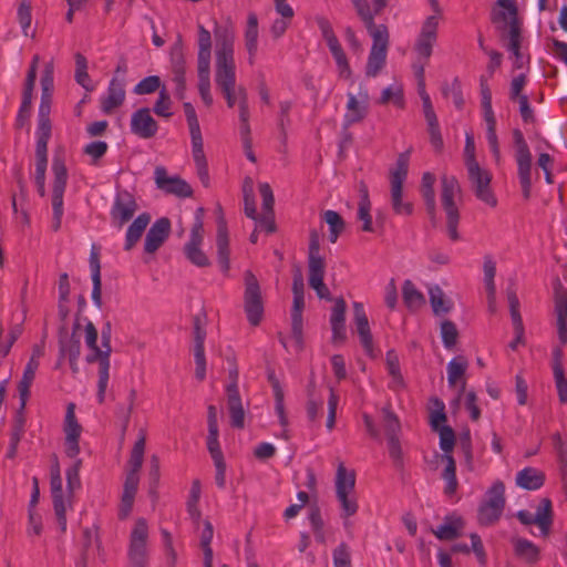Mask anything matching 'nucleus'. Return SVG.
<instances>
[{
    "mask_svg": "<svg viewBox=\"0 0 567 567\" xmlns=\"http://www.w3.org/2000/svg\"><path fill=\"white\" fill-rule=\"evenodd\" d=\"M171 96L165 86L159 90L158 99L154 104L153 111L156 115L163 117H171L173 115Z\"/></svg>",
    "mask_w": 567,
    "mask_h": 567,
    "instance_id": "62",
    "label": "nucleus"
},
{
    "mask_svg": "<svg viewBox=\"0 0 567 567\" xmlns=\"http://www.w3.org/2000/svg\"><path fill=\"white\" fill-rule=\"evenodd\" d=\"M80 323L76 321L73 326L72 333H69L65 327L59 330V351L60 358L68 357V359H79L81 354V340L78 334Z\"/></svg>",
    "mask_w": 567,
    "mask_h": 567,
    "instance_id": "22",
    "label": "nucleus"
},
{
    "mask_svg": "<svg viewBox=\"0 0 567 567\" xmlns=\"http://www.w3.org/2000/svg\"><path fill=\"white\" fill-rule=\"evenodd\" d=\"M514 550L517 557L528 564H534L539 559V548L528 539L516 538L513 540Z\"/></svg>",
    "mask_w": 567,
    "mask_h": 567,
    "instance_id": "41",
    "label": "nucleus"
},
{
    "mask_svg": "<svg viewBox=\"0 0 567 567\" xmlns=\"http://www.w3.org/2000/svg\"><path fill=\"white\" fill-rule=\"evenodd\" d=\"M216 246L218 262L220 265L221 271L227 274L230 268V250L227 225L223 215H220L217 220Z\"/></svg>",
    "mask_w": 567,
    "mask_h": 567,
    "instance_id": "27",
    "label": "nucleus"
},
{
    "mask_svg": "<svg viewBox=\"0 0 567 567\" xmlns=\"http://www.w3.org/2000/svg\"><path fill=\"white\" fill-rule=\"evenodd\" d=\"M326 266L323 257L320 255V235L316 229L309 233V248H308V269Z\"/></svg>",
    "mask_w": 567,
    "mask_h": 567,
    "instance_id": "44",
    "label": "nucleus"
},
{
    "mask_svg": "<svg viewBox=\"0 0 567 567\" xmlns=\"http://www.w3.org/2000/svg\"><path fill=\"white\" fill-rule=\"evenodd\" d=\"M505 502V485L496 481L486 492V499L478 508V523L485 526L495 524L502 516Z\"/></svg>",
    "mask_w": 567,
    "mask_h": 567,
    "instance_id": "8",
    "label": "nucleus"
},
{
    "mask_svg": "<svg viewBox=\"0 0 567 567\" xmlns=\"http://www.w3.org/2000/svg\"><path fill=\"white\" fill-rule=\"evenodd\" d=\"M203 216L204 209L199 207L195 213L189 239L184 246V254L186 258L197 267H208L210 265L208 257L200 248L204 240Z\"/></svg>",
    "mask_w": 567,
    "mask_h": 567,
    "instance_id": "10",
    "label": "nucleus"
},
{
    "mask_svg": "<svg viewBox=\"0 0 567 567\" xmlns=\"http://www.w3.org/2000/svg\"><path fill=\"white\" fill-rule=\"evenodd\" d=\"M383 414V427L388 437L399 436L401 431V424L398 416L389 406L382 409Z\"/></svg>",
    "mask_w": 567,
    "mask_h": 567,
    "instance_id": "60",
    "label": "nucleus"
},
{
    "mask_svg": "<svg viewBox=\"0 0 567 567\" xmlns=\"http://www.w3.org/2000/svg\"><path fill=\"white\" fill-rule=\"evenodd\" d=\"M516 162L523 196L528 199L532 190V154L516 155Z\"/></svg>",
    "mask_w": 567,
    "mask_h": 567,
    "instance_id": "37",
    "label": "nucleus"
},
{
    "mask_svg": "<svg viewBox=\"0 0 567 567\" xmlns=\"http://www.w3.org/2000/svg\"><path fill=\"white\" fill-rule=\"evenodd\" d=\"M411 150L400 153L395 164L389 171L390 202L396 215L410 216L413 214V204L403 198V184L408 178Z\"/></svg>",
    "mask_w": 567,
    "mask_h": 567,
    "instance_id": "3",
    "label": "nucleus"
},
{
    "mask_svg": "<svg viewBox=\"0 0 567 567\" xmlns=\"http://www.w3.org/2000/svg\"><path fill=\"white\" fill-rule=\"evenodd\" d=\"M386 54L384 52L371 51L368 56L365 65V75L369 78L377 76L380 71L384 68L386 62Z\"/></svg>",
    "mask_w": 567,
    "mask_h": 567,
    "instance_id": "57",
    "label": "nucleus"
},
{
    "mask_svg": "<svg viewBox=\"0 0 567 567\" xmlns=\"http://www.w3.org/2000/svg\"><path fill=\"white\" fill-rule=\"evenodd\" d=\"M52 172L54 175L52 185V209L53 221L52 229L58 231L61 228L63 216V195L68 183V169L64 159L60 156H54L52 162Z\"/></svg>",
    "mask_w": 567,
    "mask_h": 567,
    "instance_id": "9",
    "label": "nucleus"
},
{
    "mask_svg": "<svg viewBox=\"0 0 567 567\" xmlns=\"http://www.w3.org/2000/svg\"><path fill=\"white\" fill-rule=\"evenodd\" d=\"M210 33L203 25H199L197 53L198 92L203 102L207 106L213 104V96L210 93Z\"/></svg>",
    "mask_w": 567,
    "mask_h": 567,
    "instance_id": "5",
    "label": "nucleus"
},
{
    "mask_svg": "<svg viewBox=\"0 0 567 567\" xmlns=\"http://www.w3.org/2000/svg\"><path fill=\"white\" fill-rule=\"evenodd\" d=\"M111 337H112V324L110 321L105 322L101 331L102 338V350H97L96 353H91L86 355L87 363L99 364V380H97V401L99 403H103L105 400V393L110 379V357L112 352L111 347Z\"/></svg>",
    "mask_w": 567,
    "mask_h": 567,
    "instance_id": "6",
    "label": "nucleus"
},
{
    "mask_svg": "<svg viewBox=\"0 0 567 567\" xmlns=\"http://www.w3.org/2000/svg\"><path fill=\"white\" fill-rule=\"evenodd\" d=\"M227 404L233 427L243 429L245 425V411L243 408L239 390L235 384L227 385Z\"/></svg>",
    "mask_w": 567,
    "mask_h": 567,
    "instance_id": "30",
    "label": "nucleus"
},
{
    "mask_svg": "<svg viewBox=\"0 0 567 567\" xmlns=\"http://www.w3.org/2000/svg\"><path fill=\"white\" fill-rule=\"evenodd\" d=\"M355 486V474L353 471H347L343 464H340L336 475V493H353Z\"/></svg>",
    "mask_w": 567,
    "mask_h": 567,
    "instance_id": "45",
    "label": "nucleus"
},
{
    "mask_svg": "<svg viewBox=\"0 0 567 567\" xmlns=\"http://www.w3.org/2000/svg\"><path fill=\"white\" fill-rule=\"evenodd\" d=\"M435 176L426 172L422 176L421 184V194L426 207V212L432 220L435 219L436 216V202H435V190H434Z\"/></svg>",
    "mask_w": 567,
    "mask_h": 567,
    "instance_id": "36",
    "label": "nucleus"
},
{
    "mask_svg": "<svg viewBox=\"0 0 567 567\" xmlns=\"http://www.w3.org/2000/svg\"><path fill=\"white\" fill-rule=\"evenodd\" d=\"M353 320L357 326V331L360 342L369 357L374 355L373 338L369 326V320L364 311V307L360 302L353 303Z\"/></svg>",
    "mask_w": 567,
    "mask_h": 567,
    "instance_id": "23",
    "label": "nucleus"
},
{
    "mask_svg": "<svg viewBox=\"0 0 567 567\" xmlns=\"http://www.w3.org/2000/svg\"><path fill=\"white\" fill-rule=\"evenodd\" d=\"M430 302L435 315L447 313L452 309V301L445 298L443 290L439 286L430 288Z\"/></svg>",
    "mask_w": 567,
    "mask_h": 567,
    "instance_id": "46",
    "label": "nucleus"
},
{
    "mask_svg": "<svg viewBox=\"0 0 567 567\" xmlns=\"http://www.w3.org/2000/svg\"><path fill=\"white\" fill-rule=\"evenodd\" d=\"M439 18L437 16H430L422 24L421 32L414 44V51L420 60L429 61L433 45L437 39Z\"/></svg>",
    "mask_w": 567,
    "mask_h": 567,
    "instance_id": "14",
    "label": "nucleus"
},
{
    "mask_svg": "<svg viewBox=\"0 0 567 567\" xmlns=\"http://www.w3.org/2000/svg\"><path fill=\"white\" fill-rule=\"evenodd\" d=\"M172 81L175 83V96L178 100L185 97L186 91V62L181 44H175L171 50Z\"/></svg>",
    "mask_w": 567,
    "mask_h": 567,
    "instance_id": "19",
    "label": "nucleus"
},
{
    "mask_svg": "<svg viewBox=\"0 0 567 567\" xmlns=\"http://www.w3.org/2000/svg\"><path fill=\"white\" fill-rule=\"evenodd\" d=\"M369 94L367 90H361L359 97L348 93L347 112L344 114V125L350 126L361 122L368 114Z\"/></svg>",
    "mask_w": 567,
    "mask_h": 567,
    "instance_id": "21",
    "label": "nucleus"
},
{
    "mask_svg": "<svg viewBox=\"0 0 567 567\" xmlns=\"http://www.w3.org/2000/svg\"><path fill=\"white\" fill-rule=\"evenodd\" d=\"M137 392L135 389H131L127 395L126 405L118 404L116 406V415L122 421L123 430L125 431L128 426L131 415L134 411Z\"/></svg>",
    "mask_w": 567,
    "mask_h": 567,
    "instance_id": "56",
    "label": "nucleus"
},
{
    "mask_svg": "<svg viewBox=\"0 0 567 567\" xmlns=\"http://www.w3.org/2000/svg\"><path fill=\"white\" fill-rule=\"evenodd\" d=\"M386 367L389 374L392 377L391 388H399L403 385V377L400 370L399 357L394 350L386 352Z\"/></svg>",
    "mask_w": 567,
    "mask_h": 567,
    "instance_id": "55",
    "label": "nucleus"
},
{
    "mask_svg": "<svg viewBox=\"0 0 567 567\" xmlns=\"http://www.w3.org/2000/svg\"><path fill=\"white\" fill-rule=\"evenodd\" d=\"M432 409L430 412V424L432 430H439L442 426V423L446 421L445 414V405L443 401L437 398H433L431 400Z\"/></svg>",
    "mask_w": 567,
    "mask_h": 567,
    "instance_id": "59",
    "label": "nucleus"
},
{
    "mask_svg": "<svg viewBox=\"0 0 567 567\" xmlns=\"http://www.w3.org/2000/svg\"><path fill=\"white\" fill-rule=\"evenodd\" d=\"M63 431L65 434V454L70 458H76L80 453V436L82 426L75 416V404L69 403L66 406Z\"/></svg>",
    "mask_w": 567,
    "mask_h": 567,
    "instance_id": "15",
    "label": "nucleus"
},
{
    "mask_svg": "<svg viewBox=\"0 0 567 567\" xmlns=\"http://www.w3.org/2000/svg\"><path fill=\"white\" fill-rule=\"evenodd\" d=\"M402 297L405 306L411 310H417L424 302V296L416 289L411 280H405L402 286Z\"/></svg>",
    "mask_w": 567,
    "mask_h": 567,
    "instance_id": "43",
    "label": "nucleus"
},
{
    "mask_svg": "<svg viewBox=\"0 0 567 567\" xmlns=\"http://www.w3.org/2000/svg\"><path fill=\"white\" fill-rule=\"evenodd\" d=\"M496 7H502L508 11L509 14V43L508 49H517L520 44V28L517 19V8L512 0H497Z\"/></svg>",
    "mask_w": 567,
    "mask_h": 567,
    "instance_id": "31",
    "label": "nucleus"
},
{
    "mask_svg": "<svg viewBox=\"0 0 567 567\" xmlns=\"http://www.w3.org/2000/svg\"><path fill=\"white\" fill-rule=\"evenodd\" d=\"M507 300L514 330L520 332V326H524V323L519 312L520 303L514 289H507Z\"/></svg>",
    "mask_w": 567,
    "mask_h": 567,
    "instance_id": "61",
    "label": "nucleus"
},
{
    "mask_svg": "<svg viewBox=\"0 0 567 567\" xmlns=\"http://www.w3.org/2000/svg\"><path fill=\"white\" fill-rule=\"evenodd\" d=\"M245 47L248 52V63L254 65L258 50V19L255 13H250L247 19Z\"/></svg>",
    "mask_w": 567,
    "mask_h": 567,
    "instance_id": "33",
    "label": "nucleus"
},
{
    "mask_svg": "<svg viewBox=\"0 0 567 567\" xmlns=\"http://www.w3.org/2000/svg\"><path fill=\"white\" fill-rule=\"evenodd\" d=\"M75 81L86 91H92L91 78L87 73V60L82 53L75 54Z\"/></svg>",
    "mask_w": 567,
    "mask_h": 567,
    "instance_id": "49",
    "label": "nucleus"
},
{
    "mask_svg": "<svg viewBox=\"0 0 567 567\" xmlns=\"http://www.w3.org/2000/svg\"><path fill=\"white\" fill-rule=\"evenodd\" d=\"M326 266L308 269L309 286L316 291L320 299L331 300L330 291L323 282Z\"/></svg>",
    "mask_w": 567,
    "mask_h": 567,
    "instance_id": "40",
    "label": "nucleus"
},
{
    "mask_svg": "<svg viewBox=\"0 0 567 567\" xmlns=\"http://www.w3.org/2000/svg\"><path fill=\"white\" fill-rule=\"evenodd\" d=\"M124 80L113 76L110 81L106 95L101 99V110L105 114H111L120 107L125 101Z\"/></svg>",
    "mask_w": 567,
    "mask_h": 567,
    "instance_id": "26",
    "label": "nucleus"
},
{
    "mask_svg": "<svg viewBox=\"0 0 567 567\" xmlns=\"http://www.w3.org/2000/svg\"><path fill=\"white\" fill-rule=\"evenodd\" d=\"M151 221V216L147 213L138 215L133 223L128 226L125 237V250H131L136 243L141 239L143 233Z\"/></svg>",
    "mask_w": 567,
    "mask_h": 567,
    "instance_id": "35",
    "label": "nucleus"
},
{
    "mask_svg": "<svg viewBox=\"0 0 567 567\" xmlns=\"http://www.w3.org/2000/svg\"><path fill=\"white\" fill-rule=\"evenodd\" d=\"M554 290L555 312L557 320H567V291L564 289L559 279H556Z\"/></svg>",
    "mask_w": 567,
    "mask_h": 567,
    "instance_id": "53",
    "label": "nucleus"
},
{
    "mask_svg": "<svg viewBox=\"0 0 567 567\" xmlns=\"http://www.w3.org/2000/svg\"><path fill=\"white\" fill-rule=\"evenodd\" d=\"M323 219L329 225V240L334 244L340 234L344 230V221L334 210H326L323 213Z\"/></svg>",
    "mask_w": 567,
    "mask_h": 567,
    "instance_id": "51",
    "label": "nucleus"
},
{
    "mask_svg": "<svg viewBox=\"0 0 567 567\" xmlns=\"http://www.w3.org/2000/svg\"><path fill=\"white\" fill-rule=\"evenodd\" d=\"M517 518L524 525L536 524L543 535H547L553 524L551 502L548 498H543L535 514L528 511H519Z\"/></svg>",
    "mask_w": 567,
    "mask_h": 567,
    "instance_id": "17",
    "label": "nucleus"
},
{
    "mask_svg": "<svg viewBox=\"0 0 567 567\" xmlns=\"http://www.w3.org/2000/svg\"><path fill=\"white\" fill-rule=\"evenodd\" d=\"M41 102L38 112V120H50L52 92H53V63L45 64L41 76Z\"/></svg>",
    "mask_w": 567,
    "mask_h": 567,
    "instance_id": "24",
    "label": "nucleus"
},
{
    "mask_svg": "<svg viewBox=\"0 0 567 567\" xmlns=\"http://www.w3.org/2000/svg\"><path fill=\"white\" fill-rule=\"evenodd\" d=\"M148 525L145 518H137L130 534L127 567H146L148 564Z\"/></svg>",
    "mask_w": 567,
    "mask_h": 567,
    "instance_id": "7",
    "label": "nucleus"
},
{
    "mask_svg": "<svg viewBox=\"0 0 567 567\" xmlns=\"http://www.w3.org/2000/svg\"><path fill=\"white\" fill-rule=\"evenodd\" d=\"M171 231V221L166 217L157 219L148 229L144 250L147 254H154L166 240Z\"/></svg>",
    "mask_w": 567,
    "mask_h": 567,
    "instance_id": "25",
    "label": "nucleus"
},
{
    "mask_svg": "<svg viewBox=\"0 0 567 567\" xmlns=\"http://www.w3.org/2000/svg\"><path fill=\"white\" fill-rule=\"evenodd\" d=\"M154 179L158 189L177 197H190L193 189L190 185L178 176H168L164 166H156Z\"/></svg>",
    "mask_w": 567,
    "mask_h": 567,
    "instance_id": "16",
    "label": "nucleus"
},
{
    "mask_svg": "<svg viewBox=\"0 0 567 567\" xmlns=\"http://www.w3.org/2000/svg\"><path fill=\"white\" fill-rule=\"evenodd\" d=\"M51 120H38L35 159L48 161V143L51 137Z\"/></svg>",
    "mask_w": 567,
    "mask_h": 567,
    "instance_id": "39",
    "label": "nucleus"
},
{
    "mask_svg": "<svg viewBox=\"0 0 567 567\" xmlns=\"http://www.w3.org/2000/svg\"><path fill=\"white\" fill-rule=\"evenodd\" d=\"M329 49H330L332 56L336 60L340 75L349 78L351 75V70H350V65L348 63L347 55H346L340 42L329 47Z\"/></svg>",
    "mask_w": 567,
    "mask_h": 567,
    "instance_id": "63",
    "label": "nucleus"
},
{
    "mask_svg": "<svg viewBox=\"0 0 567 567\" xmlns=\"http://www.w3.org/2000/svg\"><path fill=\"white\" fill-rule=\"evenodd\" d=\"M496 275V265L495 261L491 257H485L484 259V281L486 286V290L488 292L489 307L491 310L494 311L493 303L495 300V282L494 278Z\"/></svg>",
    "mask_w": 567,
    "mask_h": 567,
    "instance_id": "50",
    "label": "nucleus"
},
{
    "mask_svg": "<svg viewBox=\"0 0 567 567\" xmlns=\"http://www.w3.org/2000/svg\"><path fill=\"white\" fill-rule=\"evenodd\" d=\"M158 124L151 115V110L142 107L135 111L131 117V132L136 136L148 140L156 135Z\"/></svg>",
    "mask_w": 567,
    "mask_h": 567,
    "instance_id": "20",
    "label": "nucleus"
},
{
    "mask_svg": "<svg viewBox=\"0 0 567 567\" xmlns=\"http://www.w3.org/2000/svg\"><path fill=\"white\" fill-rule=\"evenodd\" d=\"M38 368L39 361L37 358H34V355H32L24 368L22 379L20 380L18 385L22 409H25L27 401L30 396V388L35 378V372Z\"/></svg>",
    "mask_w": 567,
    "mask_h": 567,
    "instance_id": "32",
    "label": "nucleus"
},
{
    "mask_svg": "<svg viewBox=\"0 0 567 567\" xmlns=\"http://www.w3.org/2000/svg\"><path fill=\"white\" fill-rule=\"evenodd\" d=\"M467 168L468 181L477 199L491 207L497 205V199L491 189L492 175L478 163L471 162Z\"/></svg>",
    "mask_w": 567,
    "mask_h": 567,
    "instance_id": "12",
    "label": "nucleus"
},
{
    "mask_svg": "<svg viewBox=\"0 0 567 567\" xmlns=\"http://www.w3.org/2000/svg\"><path fill=\"white\" fill-rule=\"evenodd\" d=\"M206 339V331L200 326V319H194V359L196 365H206L204 342Z\"/></svg>",
    "mask_w": 567,
    "mask_h": 567,
    "instance_id": "42",
    "label": "nucleus"
},
{
    "mask_svg": "<svg viewBox=\"0 0 567 567\" xmlns=\"http://www.w3.org/2000/svg\"><path fill=\"white\" fill-rule=\"evenodd\" d=\"M215 82L229 109L238 104L236 85L235 34L229 29L215 31Z\"/></svg>",
    "mask_w": 567,
    "mask_h": 567,
    "instance_id": "1",
    "label": "nucleus"
},
{
    "mask_svg": "<svg viewBox=\"0 0 567 567\" xmlns=\"http://www.w3.org/2000/svg\"><path fill=\"white\" fill-rule=\"evenodd\" d=\"M200 497V482L199 480H194L190 487L189 497L187 501V513L190 519L197 524L200 519V511L198 508V502Z\"/></svg>",
    "mask_w": 567,
    "mask_h": 567,
    "instance_id": "52",
    "label": "nucleus"
},
{
    "mask_svg": "<svg viewBox=\"0 0 567 567\" xmlns=\"http://www.w3.org/2000/svg\"><path fill=\"white\" fill-rule=\"evenodd\" d=\"M463 528V520L457 516H446L442 525L432 529V533L440 540H453L460 537L461 529Z\"/></svg>",
    "mask_w": 567,
    "mask_h": 567,
    "instance_id": "38",
    "label": "nucleus"
},
{
    "mask_svg": "<svg viewBox=\"0 0 567 567\" xmlns=\"http://www.w3.org/2000/svg\"><path fill=\"white\" fill-rule=\"evenodd\" d=\"M137 209V202L131 192L117 190L110 212L113 225L118 228L123 227L134 217Z\"/></svg>",
    "mask_w": 567,
    "mask_h": 567,
    "instance_id": "13",
    "label": "nucleus"
},
{
    "mask_svg": "<svg viewBox=\"0 0 567 567\" xmlns=\"http://www.w3.org/2000/svg\"><path fill=\"white\" fill-rule=\"evenodd\" d=\"M370 37L372 38L371 51L388 53L390 33L385 24H375L374 16L362 20Z\"/></svg>",
    "mask_w": 567,
    "mask_h": 567,
    "instance_id": "28",
    "label": "nucleus"
},
{
    "mask_svg": "<svg viewBox=\"0 0 567 567\" xmlns=\"http://www.w3.org/2000/svg\"><path fill=\"white\" fill-rule=\"evenodd\" d=\"M443 458L446 461V466L442 474L443 478L446 481L444 493L451 496L457 489L456 464L452 455H443Z\"/></svg>",
    "mask_w": 567,
    "mask_h": 567,
    "instance_id": "48",
    "label": "nucleus"
},
{
    "mask_svg": "<svg viewBox=\"0 0 567 567\" xmlns=\"http://www.w3.org/2000/svg\"><path fill=\"white\" fill-rule=\"evenodd\" d=\"M245 293L244 303L247 319L250 324L257 326L262 319L264 303L259 282L256 276L247 270L244 275Z\"/></svg>",
    "mask_w": 567,
    "mask_h": 567,
    "instance_id": "11",
    "label": "nucleus"
},
{
    "mask_svg": "<svg viewBox=\"0 0 567 567\" xmlns=\"http://www.w3.org/2000/svg\"><path fill=\"white\" fill-rule=\"evenodd\" d=\"M442 93L445 97H452V101L456 109H463L465 101L463 97L462 85L458 78L453 79L451 83H445L442 87Z\"/></svg>",
    "mask_w": 567,
    "mask_h": 567,
    "instance_id": "54",
    "label": "nucleus"
},
{
    "mask_svg": "<svg viewBox=\"0 0 567 567\" xmlns=\"http://www.w3.org/2000/svg\"><path fill=\"white\" fill-rule=\"evenodd\" d=\"M461 192L455 176L444 174L441 177V204L445 213L447 235L453 241L460 239L457 227L461 216L455 198L461 196Z\"/></svg>",
    "mask_w": 567,
    "mask_h": 567,
    "instance_id": "4",
    "label": "nucleus"
},
{
    "mask_svg": "<svg viewBox=\"0 0 567 567\" xmlns=\"http://www.w3.org/2000/svg\"><path fill=\"white\" fill-rule=\"evenodd\" d=\"M346 301L342 298L336 299L330 317L333 343H341L346 340Z\"/></svg>",
    "mask_w": 567,
    "mask_h": 567,
    "instance_id": "29",
    "label": "nucleus"
},
{
    "mask_svg": "<svg viewBox=\"0 0 567 567\" xmlns=\"http://www.w3.org/2000/svg\"><path fill=\"white\" fill-rule=\"evenodd\" d=\"M440 436V447L445 455H451L455 445V433L449 425H442L439 430H434Z\"/></svg>",
    "mask_w": 567,
    "mask_h": 567,
    "instance_id": "64",
    "label": "nucleus"
},
{
    "mask_svg": "<svg viewBox=\"0 0 567 567\" xmlns=\"http://www.w3.org/2000/svg\"><path fill=\"white\" fill-rule=\"evenodd\" d=\"M145 440V435L142 434L140 439L135 442L133 450L131 452L128 461V465L131 468L125 477V482L123 485V494L118 508L120 519L127 518L133 508L135 495L140 483L138 472L144 461Z\"/></svg>",
    "mask_w": 567,
    "mask_h": 567,
    "instance_id": "2",
    "label": "nucleus"
},
{
    "mask_svg": "<svg viewBox=\"0 0 567 567\" xmlns=\"http://www.w3.org/2000/svg\"><path fill=\"white\" fill-rule=\"evenodd\" d=\"M545 482V474L535 467H525L516 475V484L528 491L540 488Z\"/></svg>",
    "mask_w": 567,
    "mask_h": 567,
    "instance_id": "34",
    "label": "nucleus"
},
{
    "mask_svg": "<svg viewBox=\"0 0 567 567\" xmlns=\"http://www.w3.org/2000/svg\"><path fill=\"white\" fill-rule=\"evenodd\" d=\"M244 212L245 215L248 218H251L252 220H257V209H256V203H255V196H254V189H252V183L250 179H246L244 187Z\"/></svg>",
    "mask_w": 567,
    "mask_h": 567,
    "instance_id": "58",
    "label": "nucleus"
},
{
    "mask_svg": "<svg viewBox=\"0 0 567 567\" xmlns=\"http://www.w3.org/2000/svg\"><path fill=\"white\" fill-rule=\"evenodd\" d=\"M192 141V154L196 165L197 175L204 187H209L210 179L208 164L204 153V143L200 126L189 128Z\"/></svg>",
    "mask_w": 567,
    "mask_h": 567,
    "instance_id": "18",
    "label": "nucleus"
},
{
    "mask_svg": "<svg viewBox=\"0 0 567 567\" xmlns=\"http://www.w3.org/2000/svg\"><path fill=\"white\" fill-rule=\"evenodd\" d=\"M467 369V360L462 357H455L447 364V381L450 386H455L463 379Z\"/></svg>",
    "mask_w": 567,
    "mask_h": 567,
    "instance_id": "47",
    "label": "nucleus"
}]
</instances>
